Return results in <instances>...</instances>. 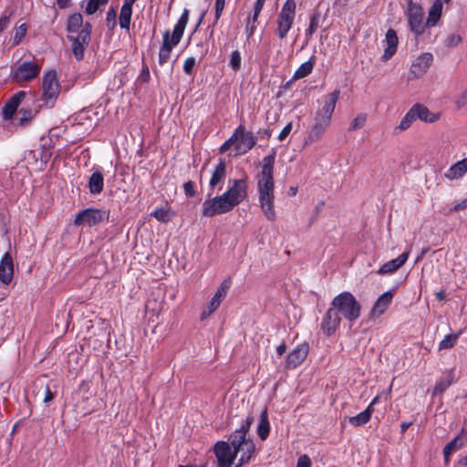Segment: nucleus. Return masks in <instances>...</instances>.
<instances>
[{"mask_svg":"<svg viewBox=\"0 0 467 467\" xmlns=\"http://www.w3.org/2000/svg\"><path fill=\"white\" fill-rule=\"evenodd\" d=\"M276 152L272 149L270 154L262 160V169L257 174V192L260 208L267 220L274 222L276 218L275 210L274 170Z\"/></svg>","mask_w":467,"mask_h":467,"instance_id":"f257e3e1","label":"nucleus"},{"mask_svg":"<svg viewBox=\"0 0 467 467\" xmlns=\"http://www.w3.org/2000/svg\"><path fill=\"white\" fill-rule=\"evenodd\" d=\"M190 11L184 8L180 18L173 27L171 34L170 30H165L162 35V43L159 50V64L165 65L171 57V53L182 40L185 27L189 22Z\"/></svg>","mask_w":467,"mask_h":467,"instance_id":"f03ea898","label":"nucleus"},{"mask_svg":"<svg viewBox=\"0 0 467 467\" xmlns=\"http://www.w3.org/2000/svg\"><path fill=\"white\" fill-rule=\"evenodd\" d=\"M333 308L346 319L354 321L360 316V305L352 294H338L332 301Z\"/></svg>","mask_w":467,"mask_h":467,"instance_id":"7ed1b4c3","label":"nucleus"},{"mask_svg":"<svg viewBox=\"0 0 467 467\" xmlns=\"http://www.w3.org/2000/svg\"><path fill=\"white\" fill-rule=\"evenodd\" d=\"M296 3L295 0H286L277 16L276 35L280 39L287 36L289 30L292 28L296 16Z\"/></svg>","mask_w":467,"mask_h":467,"instance_id":"20e7f679","label":"nucleus"},{"mask_svg":"<svg viewBox=\"0 0 467 467\" xmlns=\"http://www.w3.org/2000/svg\"><path fill=\"white\" fill-rule=\"evenodd\" d=\"M59 92L60 85L56 71L50 70L46 72L42 79L41 100L43 101V105L52 108L57 99Z\"/></svg>","mask_w":467,"mask_h":467,"instance_id":"39448f33","label":"nucleus"},{"mask_svg":"<svg viewBox=\"0 0 467 467\" xmlns=\"http://www.w3.org/2000/svg\"><path fill=\"white\" fill-rule=\"evenodd\" d=\"M40 71V64L36 61L26 60L12 66L10 76L15 82H29L36 78Z\"/></svg>","mask_w":467,"mask_h":467,"instance_id":"423d86ee","label":"nucleus"},{"mask_svg":"<svg viewBox=\"0 0 467 467\" xmlns=\"http://www.w3.org/2000/svg\"><path fill=\"white\" fill-rule=\"evenodd\" d=\"M410 30L416 37L424 34L427 26L424 23V11L419 3L409 0L408 8L405 11Z\"/></svg>","mask_w":467,"mask_h":467,"instance_id":"0eeeda50","label":"nucleus"},{"mask_svg":"<svg viewBox=\"0 0 467 467\" xmlns=\"http://www.w3.org/2000/svg\"><path fill=\"white\" fill-rule=\"evenodd\" d=\"M233 210V206L223 194L208 197L202 204V215L204 217H214Z\"/></svg>","mask_w":467,"mask_h":467,"instance_id":"6e6552de","label":"nucleus"},{"mask_svg":"<svg viewBox=\"0 0 467 467\" xmlns=\"http://www.w3.org/2000/svg\"><path fill=\"white\" fill-rule=\"evenodd\" d=\"M109 217V211L99 208H86L76 214L73 223L75 226L87 225L92 227L105 220L108 221Z\"/></svg>","mask_w":467,"mask_h":467,"instance_id":"1a4fd4ad","label":"nucleus"},{"mask_svg":"<svg viewBox=\"0 0 467 467\" xmlns=\"http://www.w3.org/2000/svg\"><path fill=\"white\" fill-rule=\"evenodd\" d=\"M228 182L229 187L223 194L234 209L247 198V180L230 179Z\"/></svg>","mask_w":467,"mask_h":467,"instance_id":"9d476101","label":"nucleus"},{"mask_svg":"<svg viewBox=\"0 0 467 467\" xmlns=\"http://www.w3.org/2000/svg\"><path fill=\"white\" fill-rule=\"evenodd\" d=\"M237 132V138L234 145L236 155H244L250 151L257 142L252 131H247L244 123H240L234 130Z\"/></svg>","mask_w":467,"mask_h":467,"instance_id":"9b49d317","label":"nucleus"},{"mask_svg":"<svg viewBox=\"0 0 467 467\" xmlns=\"http://www.w3.org/2000/svg\"><path fill=\"white\" fill-rule=\"evenodd\" d=\"M55 143L50 137L42 136L40 138L39 147L32 150L29 155L35 160L36 163H40V168H43L49 161Z\"/></svg>","mask_w":467,"mask_h":467,"instance_id":"f8f14e48","label":"nucleus"},{"mask_svg":"<svg viewBox=\"0 0 467 467\" xmlns=\"http://www.w3.org/2000/svg\"><path fill=\"white\" fill-rule=\"evenodd\" d=\"M225 178L226 162L224 159L221 158L218 163L215 165L209 180L207 197L213 196L216 190L221 191L223 189V184Z\"/></svg>","mask_w":467,"mask_h":467,"instance_id":"ddd939ff","label":"nucleus"},{"mask_svg":"<svg viewBox=\"0 0 467 467\" xmlns=\"http://www.w3.org/2000/svg\"><path fill=\"white\" fill-rule=\"evenodd\" d=\"M217 458L218 467H231L235 460V453L232 452L230 444L226 441H217L213 447ZM235 467L238 466V464Z\"/></svg>","mask_w":467,"mask_h":467,"instance_id":"4468645a","label":"nucleus"},{"mask_svg":"<svg viewBox=\"0 0 467 467\" xmlns=\"http://www.w3.org/2000/svg\"><path fill=\"white\" fill-rule=\"evenodd\" d=\"M432 62L433 56L431 53H422L411 64L410 74L413 75L414 78H420L428 71Z\"/></svg>","mask_w":467,"mask_h":467,"instance_id":"2eb2a0df","label":"nucleus"},{"mask_svg":"<svg viewBox=\"0 0 467 467\" xmlns=\"http://www.w3.org/2000/svg\"><path fill=\"white\" fill-rule=\"evenodd\" d=\"M309 347L306 343L298 345L288 354L285 361V368L294 369L298 367L306 359Z\"/></svg>","mask_w":467,"mask_h":467,"instance_id":"dca6fc26","label":"nucleus"},{"mask_svg":"<svg viewBox=\"0 0 467 467\" xmlns=\"http://www.w3.org/2000/svg\"><path fill=\"white\" fill-rule=\"evenodd\" d=\"M331 120L316 113L314 124L307 135V141L314 142L321 139Z\"/></svg>","mask_w":467,"mask_h":467,"instance_id":"f3484780","label":"nucleus"},{"mask_svg":"<svg viewBox=\"0 0 467 467\" xmlns=\"http://www.w3.org/2000/svg\"><path fill=\"white\" fill-rule=\"evenodd\" d=\"M340 90L335 89L333 92L323 97V106L317 111V114L327 118L331 120L333 112L336 108V104L339 99Z\"/></svg>","mask_w":467,"mask_h":467,"instance_id":"a211bd4d","label":"nucleus"},{"mask_svg":"<svg viewBox=\"0 0 467 467\" xmlns=\"http://www.w3.org/2000/svg\"><path fill=\"white\" fill-rule=\"evenodd\" d=\"M386 47L381 57V60L386 62L389 60L397 52L399 38L394 29L389 28L386 32L385 40Z\"/></svg>","mask_w":467,"mask_h":467,"instance_id":"6ab92c4d","label":"nucleus"},{"mask_svg":"<svg viewBox=\"0 0 467 467\" xmlns=\"http://www.w3.org/2000/svg\"><path fill=\"white\" fill-rule=\"evenodd\" d=\"M339 322L340 318L337 312L334 308H329L321 322L323 333L327 336H331L339 326Z\"/></svg>","mask_w":467,"mask_h":467,"instance_id":"aec40b11","label":"nucleus"},{"mask_svg":"<svg viewBox=\"0 0 467 467\" xmlns=\"http://www.w3.org/2000/svg\"><path fill=\"white\" fill-rule=\"evenodd\" d=\"M26 92L24 90L14 94L5 104L3 108V116L5 119H10L17 110L18 107L25 99Z\"/></svg>","mask_w":467,"mask_h":467,"instance_id":"412c9836","label":"nucleus"},{"mask_svg":"<svg viewBox=\"0 0 467 467\" xmlns=\"http://www.w3.org/2000/svg\"><path fill=\"white\" fill-rule=\"evenodd\" d=\"M392 296L393 294H381L380 296L377 299V301L374 303L370 312H369V318L370 319H377L380 317L389 306L390 305L392 301Z\"/></svg>","mask_w":467,"mask_h":467,"instance_id":"4be33fe9","label":"nucleus"},{"mask_svg":"<svg viewBox=\"0 0 467 467\" xmlns=\"http://www.w3.org/2000/svg\"><path fill=\"white\" fill-rule=\"evenodd\" d=\"M13 259L9 253H5L0 260V281L8 285L13 278Z\"/></svg>","mask_w":467,"mask_h":467,"instance_id":"5701e85b","label":"nucleus"},{"mask_svg":"<svg viewBox=\"0 0 467 467\" xmlns=\"http://www.w3.org/2000/svg\"><path fill=\"white\" fill-rule=\"evenodd\" d=\"M411 109L415 115L416 119H420L426 123H434L440 119V113H434L429 110V109L420 103H416L411 107Z\"/></svg>","mask_w":467,"mask_h":467,"instance_id":"b1692460","label":"nucleus"},{"mask_svg":"<svg viewBox=\"0 0 467 467\" xmlns=\"http://www.w3.org/2000/svg\"><path fill=\"white\" fill-rule=\"evenodd\" d=\"M88 188L92 195H98L104 189V176L100 169H94L88 178Z\"/></svg>","mask_w":467,"mask_h":467,"instance_id":"393cba45","label":"nucleus"},{"mask_svg":"<svg viewBox=\"0 0 467 467\" xmlns=\"http://www.w3.org/2000/svg\"><path fill=\"white\" fill-rule=\"evenodd\" d=\"M455 382V374L453 370L446 371L442 374L439 380H437L433 389L432 396L435 397L443 393L452 383Z\"/></svg>","mask_w":467,"mask_h":467,"instance_id":"a878e982","label":"nucleus"},{"mask_svg":"<svg viewBox=\"0 0 467 467\" xmlns=\"http://www.w3.org/2000/svg\"><path fill=\"white\" fill-rule=\"evenodd\" d=\"M410 252H403L397 258L385 263L379 270V274H389L400 268L408 260Z\"/></svg>","mask_w":467,"mask_h":467,"instance_id":"bb28decb","label":"nucleus"},{"mask_svg":"<svg viewBox=\"0 0 467 467\" xmlns=\"http://www.w3.org/2000/svg\"><path fill=\"white\" fill-rule=\"evenodd\" d=\"M467 172V157L451 165L444 173L445 178L452 181L462 177Z\"/></svg>","mask_w":467,"mask_h":467,"instance_id":"cd10ccee","label":"nucleus"},{"mask_svg":"<svg viewBox=\"0 0 467 467\" xmlns=\"http://www.w3.org/2000/svg\"><path fill=\"white\" fill-rule=\"evenodd\" d=\"M317 57L315 55H311L307 61L301 64L296 70L294 72L293 79L298 80L309 76L316 65Z\"/></svg>","mask_w":467,"mask_h":467,"instance_id":"c85d7f7f","label":"nucleus"},{"mask_svg":"<svg viewBox=\"0 0 467 467\" xmlns=\"http://www.w3.org/2000/svg\"><path fill=\"white\" fill-rule=\"evenodd\" d=\"M442 12V1L441 0H435L431 6L428 17L426 21V25L428 27H432L436 26L438 21L440 20Z\"/></svg>","mask_w":467,"mask_h":467,"instance_id":"c756f323","label":"nucleus"},{"mask_svg":"<svg viewBox=\"0 0 467 467\" xmlns=\"http://www.w3.org/2000/svg\"><path fill=\"white\" fill-rule=\"evenodd\" d=\"M270 432V423L268 420L267 410L264 409L260 415V420L257 426V434L262 441H265Z\"/></svg>","mask_w":467,"mask_h":467,"instance_id":"7c9ffc66","label":"nucleus"},{"mask_svg":"<svg viewBox=\"0 0 467 467\" xmlns=\"http://www.w3.org/2000/svg\"><path fill=\"white\" fill-rule=\"evenodd\" d=\"M254 450L255 446L254 441L251 439L244 438V448H242V455L239 459L238 466L247 463L251 460Z\"/></svg>","mask_w":467,"mask_h":467,"instance_id":"2f4dec72","label":"nucleus"},{"mask_svg":"<svg viewBox=\"0 0 467 467\" xmlns=\"http://www.w3.org/2000/svg\"><path fill=\"white\" fill-rule=\"evenodd\" d=\"M67 38L72 41V52L75 58L78 61H80L84 57L85 46L88 44V42H82V39L79 38L78 36H68Z\"/></svg>","mask_w":467,"mask_h":467,"instance_id":"473e14b6","label":"nucleus"},{"mask_svg":"<svg viewBox=\"0 0 467 467\" xmlns=\"http://www.w3.org/2000/svg\"><path fill=\"white\" fill-rule=\"evenodd\" d=\"M225 294H214L213 297L209 302L207 307L202 311L201 315V320L206 319L211 314H213L220 306L222 301L224 299Z\"/></svg>","mask_w":467,"mask_h":467,"instance_id":"72a5a7b5","label":"nucleus"},{"mask_svg":"<svg viewBox=\"0 0 467 467\" xmlns=\"http://www.w3.org/2000/svg\"><path fill=\"white\" fill-rule=\"evenodd\" d=\"M132 16V6L122 5L120 8L119 22V26L127 31L130 30V21Z\"/></svg>","mask_w":467,"mask_h":467,"instance_id":"f704fd0d","label":"nucleus"},{"mask_svg":"<svg viewBox=\"0 0 467 467\" xmlns=\"http://www.w3.org/2000/svg\"><path fill=\"white\" fill-rule=\"evenodd\" d=\"M373 411L374 409L367 408L362 412L358 413L357 416L350 417L348 421L352 426H362L369 421Z\"/></svg>","mask_w":467,"mask_h":467,"instance_id":"c9c22d12","label":"nucleus"},{"mask_svg":"<svg viewBox=\"0 0 467 467\" xmlns=\"http://www.w3.org/2000/svg\"><path fill=\"white\" fill-rule=\"evenodd\" d=\"M37 112V109H32L29 105L23 106L18 111L20 116L18 120L19 123L22 125L27 124L36 117Z\"/></svg>","mask_w":467,"mask_h":467,"instance_id":"e433bc0d","label":"nucleus"},{"mask_svg":"<svg viewBox=\"0 0 467 467\" xmlns=\"http://www.w3.org/2000/svg\"><path fill=\"white\" fill-rule=\"evenodd\" d=\"M467 443V439L462 437L461 434H458L453 440H451L449 443L445 445L443 451H447V453H452L454 451H459Z\"/></svg>","mask_w":467,"mask_h":467,"instance_id":"4c0bfd02","label":"nucleus"},{"mask_svg":"<svg viewBox=\"0 0 467 467\" xmlns=\"http://www.w3.org/2000/svg\"><path fill=\"white\" fill-rule=\"evenodd\" d=\"M152 297L149 298L146 302V309L151 312H158L161 310L163 296L161 294H151Z\"/></svg>","mask_w":467,"mask_h":467,"instance_id":"58836bf2","label":"nucleus"},{"mask_svg":"<svg viewBox=\"0 0 467 467\" xmlns=\"http://www.w3.org/2000/svg\"><path fill=\"white\" fill-rule=\"evenodd\" d=\"M83 25V17L80 13H75L69 16L67 19V29L68 32H77Z\"/></svg>","mask_w":467,"mask_h":467,"instance_id":"ea45409f","label":"nucleus"},{"mask_svg":"<svg viewBox=\"0 0 467 467\" xmlns=\"http://www.w3.org/2000/svg\"><path fill=\"white\" fill-rule=\"evenodd\" d=\"M319 21H320V12L317 11L315 12L311 16L309 20V26L306 30L305 36L306 40H309L313 34L317 30L319 26Z\"/></svg>","mask_w":467,"mask_h":467,"instance_id":"a19ab883","label":"nucleus"},{"mask_svg":"<svg viewBox=\"0 0 467 467\" xmlns=\"http://www.w3.org/2000/svg\"><path fill=\"white\" fill-rule=\"evenodd\" d=\"M254 421V417L248 415L246 419L242 422L239 429H237L233 434L235 438L244 439L246 438V434Z\"/></svg>","mask_w":467,"mask_h":467,"instance_id":"79ce46f5","label":"nucleus"},{"mask_svg":"<svg viewBox=\"0 0 467 467\" xmlns=\"http://www.w3.org/2000/svg\"><path fill=\"white\" fill-rule=\"evenodd\" d=\"M27 32V25L26 23H22L18 26L15 27V34L12 38V47L18 46L23 38L26 36Z\"/></svg>","mask_w":467,"mask_h":467,"instance_id":"37998d69","label":"nucleus"},{"mask_svg":"<svg viewBox=\"0 0 467 467\" xmlns=\"http://www.w3.org/2000/svg\"><path fill=\"white\" fill-rule=\"evenodd\" d=\"M415 120V115L410 108L405 114V116L402 118V119L400 122V125L396 129L400 130V131H404L408 130Z\"/></svg>","mask_w":467,"mask_h":467,"instance_id":"c03bdc74","label":"nucleus"},{"mask_svg":"<svg viewBox=\"0 0 467 467\" xmlns=\"http://www.w3.org/2000/svg\"><path fill=\"white\" fill-rule=\"evenodd\" d=\"M460 334H449L439 344V349L451 348L459 338Z\"/></svg>","mask_w":467,"mask_h":467,"instance_id":"a18cd8bd","label":"nucleus"},{"mask_svg":"<svg viewBox=\"0 0 467 467\" xmlns=\"http://www.w3.org/2000/svg\"><path fill=\"white\" fill-rule=\"evenodd\" d=\"M242 65V57L239 50H234L231 54V58L229 62V66L232 67L234 71H238L241 68Z\"/></svg>","mask_w":467,"mask_h":467,"instance_id":"49530a36","label":"nucleus"},{"mask_svg":"<svg viewBox=\"0 0 467 467\" xmlns=\"http://www.w3.org/2000/svg\"><path fill=\"white\" fill-rule=\"evenodd\" d=\"M108 1L109 0H89L87 4L85 12L88 15H93L100 5L107 4Z\"/></svg>","mask_w":467,"mask_h":467,"instance_id":"de8ad7c7","label":"nucleus"},{"mask_svg":"<svg viewBox=\"0 0 467 467\" xmlns=\"http://www.w3.org/2000/svg\"><path fill=\"white\" fill-rule=\"evenodd\" d=\"M151 215L161 223H167L171 220V214L169 210L159 208L156 209Z\"/></svg>","mask_w":467,"mask_h":467,"instance_id":"09e8293b","label":"nucleus"},{"mask_svg":"<svg viewBox=\"0 0 467 467\" xmlns=\"http://www.w3.org/2000/svg\"><path fill=\"white\" fill-rule=\"evenodd\" d=\"M230 446L233 447V453H235V457L237 456V453L242 451V448H244V439L235 438L234 434H231L230 436Z\"/></svg>","mask_w":467,"mask_h":467,"instance_id":"8fccbe9b","label":"nucleus"},{"mask_svg":"<svg viewBox=\"0 0 467 467\" xmlns=\"http://www.w3.org/2000/svg\"><path fill=\"white\" fill-rule=\"evenodd\" d=\"M367 120V115L364 113L358 114L351 122L349 130H356L362 128Z\"/></svg>","mask_w":467,"mask_h":467,"instance_id":"3c124183","label":"nucleus"},{"mask_svg":"<svg viewBox=\"0 0 467 467\" xmlns=\"http://www.w3.org/2000/svg\"><path fill=\"white\" fill-rule=\"evenodd\" d=\"M196 65V58L194 57H189L185 59L183 63V72L188 76H192L194 74L193 68Z\"/></svg>","mask_w":467,"mask_h":467,"instance_id":"603ef678","label":"nucleus"},{"mask_svg":"<svg viewBox=\"0 0 467 467\" xmlns=\"http://www.w3.org/2000/svg\"><path fill=\"white\" fill-rule=\"evenodd\" d=\"M236 138H237V132H233V134L231 135V137L226 140L222 145L221 147L219 148V152L221 154L226 152L227 150H229L231 149L232 146L234 147L235 145V141H236Z\"/></svg>","mask_w":467,"mask_h":467,"instance_id":"864d4df0","label":"nucleus"},{"mask_svg":"<svg viewBox=\"0 0 467 467\" xmlns=\"http://www.w3.org/2000/svg\"><path fill=\"white\" fill-rule=\"evenodd\" d=\"M90 33H91V25L87 22L78 36H79V38L82 39V42H89Z\"/></svg>","mask_w":467,"mask_h":467,"instance_id":"5fc2aeb1","label":"nucleus"},{"mask_svg":"<svg viewBox=\"0 0 467 467\" xmlns=\"http://www.w3.org/2000/svg\"><path fill=\"white\" fill-rule=\"evenodd\" d=\"M106 24L109 28H114L116 26V11L114 7H110L107 12L106 16Z\"/></svg>","mask_w":467,"mask_h":467,"instance_id":"6e6d98bb","label":"nucleus"},{"mask_svg":"<svg viewBox=\"0 0 467 467\" xmlns=\"http://www.w3.org/2000/svg\"><path fill=\"white\" fill-rule=\"evenodd\" d=\"M184 193L187 197H193L196 194L195 191V182L192 181H188L183 183Z\"/></svg>","mask_w":467,"mask_h":467,"instance_id":"4d7b16f0","label":"nucleus"},{"mask_svg":"<svg viewBox=\"0 0 467 467\" xmlns=\"http://www.w3.org/2000/svg\"><path fill=\"white\" fill-rule=\"evenodd\" d=\"M462 42V37L459 35H450L446 38V46L447 47H456Z\"/></svg>","mask_w":467,"mask_h":467,"instance_id":"13d9d810","label":"nucleus"},{"mask_svg":"<svg viewBox=\"0 0 467 467\" xmlns=\"http://www.w3.org/2000/svg\"><path fill=\"white\" fill-rule=\"evenodd\" d=\"M265 3V0H256L254 4V16H253V21L256 22L258 19V16L263 9V6Z\"/></svg>","mask_w":467,"mask_h":467,"instance_id":"bf43d9fd","label":"nucleus"},{"mask_svg":"<svg viewBox=\"0 0 467 467\" xmlns=\"http://www.w3.org/2000/svg\"><path fill=\"white\" fill-rule=\"evenodd\" d=\"M292 122H289L287 123L283 129L282 130L280 131L279 135H278V140L280 141H283L285 140L287 136L290 134L291 130H292Z\"/></svg>","mask_w":467,"mask_h":467,"instance_id":"052dcab7","label":"nucleus"},{"mask_svg":"<svg viewBox=\"0 0 467 467\" xmlns=\"http://www.w3.org/2000/svg\"><path fill=\"white\" fill-rule=\"evenodd\" d=\"M296 467H311L310 458L306 454L301 455L297 460Z\"/></svg>","mask_w":467,"mask_h":467,"instance_id":"680f3d73","label":"nucleus"},{"mask_svg":"<svg viewBox=\"0 0 467 467\" xmlns=\"http://www.w3.org/2000/svg\"><path fill=\"white\" fill-rule=\"evenodd\" d=\"M231 285L232 280L230 277H228L223 281L216 292H227L231 288Z\"/></svg>","mask_w":467,"mask_h":467,"instance_id":"e2e57ef3","label":"nucleus"},{"mask_svg":"<svg viewBox=\"0 0 467 467\" xmlns=\"http://www.w3.org/2000/svg\"><path fill=\"white\" fill-rule=\"evenodd\" d=\"M10 26V17L8 16H0V33Z\"/></svg>","mask_w":467,"mask_h":467,"instance_id":"0e129e2a","label":"nucleus"},{"mask_svg":"<svg viewBox=\"0 0 467 467\" xmlns=\"http://www.w3.org/2000/svg\"><path fill=\"white\" fill-rule=\"evenodd\" d=\"M198 47H200V61H202L207 55L208 53V45L203 43V42H200L198 45H197Z\"/></svg>","mask_w":467,"mask_h":467,"instance_id":"69168bd1","label":"nucleus"},{"mask_svg":"<svg viewBox=\"0 0 467 467\" xmlns=\"http://www.w3.org/2000/svg\"><path fill=\"white\" fill-rule=\"evenodd\" d=\"M465 208H467V198L462 200L461 202L454 204L451 211L458 212V211L463 210Z\"/></svg>","mask_w":467,"mask_h":467,"instance_id":"338daca9","label":"nucleus"},{"mask_svg":"<svg viewBox=\"0 0 467 467\" xmlns=\"http://www.w3.org/2000/svg\"><path fill=\"white\" fill-rule=\"evenodd\" d=\"M258 134L261 139H269L272 136V130L270 129L259 130Z\"/></svg>","mask_w":467,"mask_h":467,"instance_id":"774afa93","label":"nucleus"}]
</instances>
